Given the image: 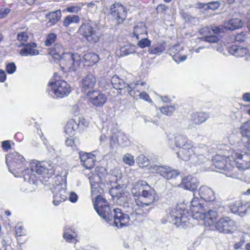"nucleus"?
Masks as SVG:
<instances>
[{
    "label": "nucleus",
    "mask_w": 250,
    "mask_h": 250,
    "mask_svg": "<svg viewBox=\"0 0 250 250\" xmlns=\"http://www.w3.org/2000/svg\"><path fill=\"white\" fill-rule=\"evenodd\" d=\"M231 157L234 160L232 162H230L229 157L216 155L212 159L213 165L218 170H223V173L229 177L233 176L230 172L234 168L233 166L234 164H236L237 167L240 170H244L249 168V162L243 160L244 158L243 155L238 152H234Z\"/></svg>",
    "instance_id": "f257e3e1"
},
{
    "label": "nucleus",
    "mask_w": 250,
    "mask_h": 250,
    "mask_svg": "<svg viewBox=\"0 0 250 250\" xmlns=\"http://www.w3.org/2000/svg\"><path fill=\"white\" fill-rule=\"evenodd\" d=\"M50 54L55 59H60L62 68L69 71H76L81 63V56L78 54H74L65 51L61 44H55L51 49Z\"/></svg>",
    "instance_id": "f03ea898"
},
{
    "label": "nucleus",
    "mask_w": 250,
    "mask_h": 250,
    "mask_svg": "<svg viewBox=\"0 0 250 250\" xmlns=\"http://www.w3.org/2000/svg\"><path fill=\"white\" fill-rule=\"evenodd\" d=\"M47 90L51 95L53 94L57 97L62 98L68 95L71 91V87L66 82L59 80L55 82H49Z\"/></svg>",
    "instance_id": "7ed1b4c3"
},
{
    "label": "nucleus",
    "mask_w": 250,
    "mask_h": 250,
    "mask_svg": "<svg viewBox=\"0 0 250 250\" xmlns=\"http://www.w3.org/2000/svg\"><path fill=\"white\" fill-rule=\"evenodd\" d=\"M155 191L149 186H146L143 193L140 195L139 199L135 200L138 206H147L152 204L155 200Z\"/></svg>",
    "instance_id": "20e7f679"
},
{
    "label": "nucleus",
    "mask_w": 250,
    "mask_h": 250,
    "mask_svg": "<svg viewBox=\"0 0 250 250\" xmlns=\"http://www.w3.org/2000/svg\"><path fill=\"white\" fill-rule=\"evenodd\" d=\"M94 208L97 213L103 219H109L110 208L107 201L102 196H98L94 201Z\"/></svg>",
    "instance_id": "39448f33"
},
{
    "label": "nucleus",
    "mask_w": 250,
    "mask_h": 250,
    "mask_svg": "<svg viewBox=\"0 0 250 250\" xmlns=\"http://www.w3.org/2000/svg\"><path fill=\"white\" fill-rule=\"evenodd\" d=\"M86 96L90 103L96 107L103 106L107 101L105 94L99 90H90Z\"/></svg>",
    "instance_id": "423d86ee"
},
{
    "label": "nucleus",
    "mask_w": 250,
    "mask_h": 250,
    "mask_svg": "<svg viewBox=\"0 0 250 250\" xmlns=\"http://www.w3.org/2000/svg\"><path fill=\"white\" fill-rule=\"evenodd\" d=\"M150 169L152 172L159 173L163 177L168 180L174 178L180 174L177 170L167 166L153 165L151 166Z\"/></svg>",
    "instance_id": "0eeeda50"
},
{
    "label": "nucleus",
    "mask_w": 250,
    "mask_h": 250,
    "mask_svg": "<svg viewBox=\"0 0 250 250\" xmlns=\"http://www.w3.org/2000/svg\"><path fill=\"white\" fill-rule=\"evenodd\" d=\"M79 32L90 43H96L99 40V36L90 23L83 24L79 28Z\"/></svg>",
    "instance_id": "6e6552de"
},
{
    "label": "nucleus",
    "mask_w": 250,
    "mask_h": 250,
    "mask_svg": "<svg viewBox=\"0 0 250 250\" xmlns=\"http://www.w3.org/2000/svg\"><path fill=\"white\" fill-rule=\"evenodd\" d=\"M109 192L114 202L120 206H123L124 207L128 206L127 197L125 194L123 187L116 186L112 188Z\"/></svg>",
    "instance_id": "1a4fd4ad"
},
{
    "label": "nucleus",
    "mask_w": 250,
    "mask_h": 250,
    "mask_svg": "<svg viewBox=\"0 0 250 250\" xmlns=\"http://www.w3.org/2000/svg\"><path fill=\"white\" fill-rule=\"evenodd\" d=\"M66 189L65 183L58 184L52 188L54 193L53 202L55 206H58L60 203L64 201L67 198V192Z\"/></svg>",
    "instance_id": "9d476101"
},
{
    "label": "nucleus",
    "mask_w": 250,
    "mask_h": 250,
    "mask_svg": "<svg viewBox=\"0 0 250 250\" xmlns=\"http://www.w3.org/2000/svg\"><path fill=\"white\" fill-rule=\"evenodd\" d=\"M55 165L50 161L42 162L33 163L31 165V169L33 172H36L40 174L49 171V173L53 174L54 173Z\"/></svg>",
    "instance_id": "9b49d317"
},
{
    "label": "nucleus",
    "mask_w": 250,
    "mask_h": 250,
    "mask_svg": "<svg viewBox=\"0 0 250 250\" xmlns=\"http://www.w3.org/2000/svg\"><path fill=\"white\" fill-rule=\"evenodd\" d=\"M25 161L22 155H20L17 152L10 153L6 157V163L8 167L9 171L12 172V169L14 168H18L21 164Z\"/></svg>",
    "instance_id": "f8f14e48"
},
{
    "label": "nucleus",
    "mask_w": 250,
    "mask_h": 250,
    "mask_svg": "<svg viewBox=\"0 0 250 250\" xmlns=\"http://www.w3.org/2000/svg\"><path fill=\"white\" fill-rule=\"evenodd\" d=\"M110 14L118 23L123 22L126 17L125 9L120 3H115L111 5Z\"/></svg>",
    "instance_id": "ddd939ff"
},
{
    "label": "nucleus",
    "mask_w": 250,
    "mask_h": 250,
    "mask_svg": "<svg viewBox=\"0 0 250 250\" xmlns=\"http://www.w3.org/2000/svg\"><path fill=\"white\" fill-rule=\"evenodd\" d=\"M166 217L172 219H183L188 217V210L184 209L179 206L170 208L166 210Z\"/></svg>",
    "instance_id": "4468645a"
},
{
    "label": "nucleus",
    "mask_w": 250,
    "mask_h": 250,
    "mask_svg": "<svg viewBox=\"0 0 250 250\" xmlns=\"http://www.w3.org/2000/svg\"><path fill=\"white\" fill-rule=\"evenodd\" d=\"M81 164L85 168L90 169L93 167L96 161V157L91 153L81 151L79 152Z\"/></svg>",
    "instance_id": "2eb2a0df"
},
{
    "label": "nucleus",
    "mask_w": 250,
    "mask_h": 250,
    "mask_svg": "<svg viewBox=\"0 0 250 250\" xmlns=\"http://www.w3.org/2000/svg\"><path fill=\"white\" fill-rule=\"evenodd\" d=\"M235 226L233 220H219L215 222V227L220 232L228 233L233 230Z\"/></svg>",
    "instance_id": "dca6fc26"
},
{
    "label": "nucleus",
    "mask_w": 250,
    "mask_h": 250,
    "mask_svg": "<svg viewBox=\"0 0 250 250\" xmlns=\"http://www.w3.org/2000/svg\"><path fill=\"white\" fill-rule=\"evenodd\" d=\"M177 154L179 158L186 161L189 160L191 158H194V146L191 142H189L181 148Z\"/></svg>",
    "instance_id": "f3484780"
},
{
    "label": "nucleus",
    "mask_w": 250,
    "mask_h": 250,
    "mask_svg": "<svg viewBox=\"0 0 250 250\" xmlns=\"http://www.w3.org/2000/svg\"><path fill=\"white\" fill-rule=\"evenodd\" d=\"M183 50V47L179 44H176L170 47L168 49L169 54L172 56L175 62H180L186 60L187 58V55H182L180 54Z\"/></svg>",
    "instance_id": "a211bd4d"
},
{
    "label": "nucleus",
    "mask_w": 250,
    "mask_h": 250,
    "mask_svg": "<svg viewBox=\"0 0 250 250\" xmlns=\"http://www.w3.org/2000/svg\"><path fill=\"white\" fill-rule=\"evenodd\" d=\"M111 82L113 87L116 89H122L126 88V90L131 96H133L132 93V88L130 85L126 83L124 81L120 79L118 76H113L111 80Z\"/></svg>",
    "instance_id": "6ab92c4d"
},
{
    "label": "nucleus",
    "mask_w": 250,
    "mask_h": 250,
    "mask_svg": "<svg viewBox=\"0 0 250 250\" xmlns=\"http://www.w3.org/2000/svg\"><path fill=\"white\" fill-rule=\"evenodd\" d=\"M199 195L201 198L207 202L213 201L215 198L213 190L206 186H202L200 188Z\"/></svg>",
    "instance_id": "aec40b11"
},
{
    "label": "nucleus",
    "mask_w": 250,
    "mask_h": 250,
    "mask_svg": "<svg viewBox=\"0 0 250 250\" xmlns=\"http://www.w3.org/2000/svg\"><path fill=\"white\" fill-rule=\"evenodd\" d=\"M209 117V115L206 112H194L190 115V121L192 124L199 125L205 122Z\"/></svg>",
    "instance_id": "412c9836"
},
{
    "label": "nucleus",
    "mask_w": 250,
    "mask_h": 250,
    "mask_svg": "<svg viewBox=\"0 0 250 250\" xmlns=\"http://www.w3.org/2000/svg\"><path fill=\"white\" fill-rule=\"evenodd\" d=\"M205 212L203 204L191 208L189 211H188V214H187L188 216V219H205Z\"/></svg>",
    "instance_id": "4be33fe9"
},
{
    "label": "nucleus",
    "mask_w": 250,
    "mask_h": 250,
    "mask_svg": "<svg viewBox=\"0 0 250 250\" xmlns=\"http://www.w3.org/2000/svg\"><path fill=\"white\" fill-rule=\"evenodd\" d=\"M24 47L20 51V54L22 56H37L39 54V51L36 49L35 43H28L24 45Z\"/></svg>",
    "instance_id": "5701e85b"
},
{
    "label": "nucleus",
    "mask_w": 250,
    "mask_h": 250,
    "mask_svg": "<svg viewBox=\"0 0 250 250\" xmlns=\"http://www.w3.org/2000/svg\"><path fill=\"white\" fill-rule=\"evenodd\" d=\"M96 83V78L92 73H89L82 80V87L83 89L88 90L94 87Z\"/></svg>",
    "instance_id": "b1692460"
},
{
    "label": "nucleus",
    "mask_w": 250,
    "mask_h": 250,
    "mask_svg": "<svg viewBox=\"0 0 250 250\" xmlns=\"http://www.w3.org/2000/svg\"><path fill=\"white\" fill-rule=\"evenodd\" d=\"M166 49V43L162 41L153 43L149 47L148 52L151 55H160L163 53Z\"/></svg>",
    "instance_id": "393cba45"
},
{
    "label": "nucleus",
    "mask_w": 250,
    "mask_h": 250,
    "mask_svg": "<svg viewBox=\"0 0 250 250\" xmlns=\"http://www.w3.org/2000/svg\"><path fill=\"white\" fill-rule=\"evenodd\" d=\"M183 187L188 190H194L198 186L196 178L191 176L185 177L182 181Z\"/></svg>",
    "instance_id": "a878e982"
},
{
    "label": "nucleus",
    "mask_w": 250,
    "mask_h": 250,
    "mask_svg": "<svg viewBox=\"0 0 250 250\" xmlns=\"http://www.w3.org/2000/svg\"><path fill=\"white\" fill-rule=\"evenodd\" d=\"M99 179V176H94L89 177V181L91 184V194L95 196V200L98 196H101L100 194L101 193L102 188L100 187L99 183L95 181Z\"/></svg>",
    "instance_id": "bb28decb"
},
{
    "label": "nucleus",
    "mask_w": 250,
    "mask_h": 250,
    "mask_svg": "<svg viewBox=\"0 0 250 250\" xmlns=\"http://www.w3.org/2000/svg\"><path fill=\"white\" fill-rule=\"evenodd\" d=\"M243 25V22L242 20L235 18L225 22L224 27L227 30H234L241 28Z\"/></svg>",
    "instance_id": "cd10ccee"
},
{
    "label": "nucleus",
    "mask_w": 250,
    "mask_h": 250,
    "mask_svg": "<svg viewBox=\"0 0 250 250\" xmlns=\"http://www.w3.org/2000/svg\"><path fill=\"white\" fill-rule=\"evenodd\" d=\"M80 124H77L75 120L70 119L67 121L64 127V132L69 136H73L75 134L77 129Z\"/></svg>",
    "instance_id": "c85d7f7f"
},
{
    "label": "nucleus",
    "mask_w": 250,
    "mask_h": 250,
    "mask_svg": "<svg viewBox=\"0 0 250 250\" xmlns=\"http://www.w3.org/2000/svg\"><path fill=\"white\" fill-rule=\"evenodd\" d=\"M61 16V12L60 10L46 14L45 17L48 19L47 25L48 26L54 25L60 20Z\"/></svg>",
    "instance_id": "c756f323"
},
{
    "label": "nucleus",
    "mask_w": 250,
    "mask_h": 250,
    "mask_svg": "<svg viewBox=\"0 0 250 250\" xmlns=\"http://www.w3.org/2000/svg\"><path fill=\"white\" fill-rule=\"evenodd\" d=\"M230 54L237 57H243L247 54L248 51L247 48L236 45H231L229 49Z\"/></svg>",
    "instance_id": "7c9ffc66"
},
{
    "label": "nucleus",
    "mask_w": 250,
    "mask_h": 250,
    "mask_svg": "<svg viewBox=\"0 0 250 250\" xmlns=\"http://www.w3.org/2000/svg\"><path fill=\"white\" fill-rule=\"evenodd\" d=\"M146 182L144 181H139L133 185V187L131 189L132 194L136 195H140L146 186H148Z\"/></svg>",
    "instance_id": "2f4dec72"
},
{
    "label": "nucleus",
    "mask_w": 250,
    "mask_h": 250,
    "mask_svg": "<svg viewBox=\"0 0 250 250\" xmlns=\"http://www.w3.org/2000/svg\"><path fill=\"white\" fill-rule=\"evenodd\" d=\"M241 133L243 136L248 138V141L246 147L248 150L250 152V121L243 123L240 127Z\"/></svg>",
    "instance_id": "473e14b6"
},
{
    "label": "nucleus",
    "mask_w": 250,
    "mask_h": 250,
    "mask_svg": "<svg viewBox=\"0 0 250 250\" xmlns=\"http://www.w3.org/2000/svg\"><path fill=\"white\" fill-rule=\"evenodd\" d=\"M133 34L137 40L144 37V35L146 36L147 31L145 24L141 22L136 25L134 28Z\"/></svg>",
    "instance_id": "72a5a7b5"
},
{
    "label": "nucleus",
    "mask_w": 250,
    "mask_h": 250,
    "mask_svg": "<svg viewBox=\"0 0 250 250\" xmlns=\"http://www.w3.org/2000/svg\"><path fill=\"white\" fill-rule=\"evenodd\" d=\"M245 207L240 201L234 202L231 206V210L234 214H238L243 217L245 213Z\"/></svg>",
    "instance_id": "f704fd0d"
},
{
    "label": "nucleus",
    "mask_w": 250,
    "mask_h": 250,
    "mask_svg": "<svg viewBox=\"0 0 250 250\" xmlns=\"http://www.w3.org/2000/svg\"><path fill=\"white\" fill-rule=\"evenodd\" d=\"M63 236L64 239L68 242L76 243L77 242V240L76 238L77 234L72 229L65 228Z\"/></svg>",
    "instance_id": "c9c22d12"
},
{
    "label": "nucleus",
    "mask_w": 250,
    "mask_h": 250,
    "mask_svg": "<svg viewBox=\"0 0 250 250\" xmlns=\"http://www.w3.org/2000/svg\"><path fill=\"white\" fill-rule=\"evenodd\" d=\"M106 222L109 225L118 229L127 227L130 225L127 220H106Z\"/></svg>",
    "instance_id": "e433bc0d"
},
{
    "label": "nucleus",
    "mask_w": 250,
    "mask_h": 250,
    "mask_svg": "<svg viewBox=\"0 0 250 250\" xmlns=\"http://www.w3.org/2000/svg\"><path fill=\"white\" fill-rule=\"evenodd\" d=\"M189 141L186 136L181 134H176L175 136V144L178 147L182 148L188 145Z\"/></svg>",
    "instance_id": "4c0bfd02"
},
{
    "label": "nucleus",
    "mask_w": 250,
    "mask_h": 250,
    "mask_svg": "<svg viewBox=\"0 0 250 250\" xmlns=\"http://www.w3.org/2000/svg\"><path fill=\"white\" fill-rule=\"evenodd\" d=\"M223 32L224 28L223 27L220 26H213L211 29L208 27H206L202 29L201 30V33L202 34L208 33L209 34H211L212 32L215 34H218Z\"/></svg>",
    "instance_id": "58836bf2"
},
{
    "label": "nucleus",
    "mask_w": 250,
    "mask_h": 250,
    "mask_svg": "<svg viewBox=\"0 0 250 250\" xmlns=\"http://www.w3.org/2000/svg\"><path fill=\"white\" fill-rule=\"evenodd\" d=\"M135 48L134 45H125L121 47L120 49V56H125L135 53Z\"/></svg>",
    "instance_id": "ea45409f"
},
{
    "label": "nucleus",
    "mask_w": 250,
    "mask_h": 250,
    "mask_svg": "<svg viewBox=\"0 0 250 250\" xmlns=\"http://www.w3.org/2000/svg\"><path fill=\"white\" fill-rule=\"evenodd\" d=\"M111 214L114 219H129L128 215L118 208H114Z\"/></svg>",
    "instance_id": "a19ab883"
},
{
    "label": "nucleus",
    "mask_w": 250,
    "mask_h": 250,
    "mask_svg": "<svg viewBox=\"0 0 250 250\" xmlns=\"http://www.w3.org/2000/svg\"><path fill=\"white\" fill-rule=\"evenodd\" d=\"M80 21V18L77 15H68L66 17L63 21V25L65 27H68L72 23H78Z\"/></svg>",
    "instance_id": "79ce46f5"
},
{
    "label": "nucleus",
    "mask_w": 250,
    "mask_h": 250,
    "mask_svg": "<svg viewBox=\"0 0 250 250\" xmlns=\"http://www.w3.org/2000/svg\"><path fill=\"white\" fill-rule=\"evenodd\" d=\"M207 150V148L205 146H194V156L195 155L198 159H202L204 156V155L206 153Z\"/></svg>",
    "instance_id": "37998d69"
},
{
    "label": "nucleus",
    "mask_w": 250,
    "mask_h": 250,
    "mask_svg": "<svg viewBox=\"0 0 250 250\" xmlns=\"http://www.w3.org/2000/svg\"><path fill=\"white\" fill-rule=\"evenodd\" d=\"M84 59L86 61L89 62L91 65H93L99 61V57L96 54L89 53L84 55Z\"/></svg>",
    "instance_id": "c03bdc74"
},
{
    "label": "nucleus",
    "mask_w": 250,
    "mask_h": 250,
    "mask_svg": "<svg viewBox=\"0 0 250 250\" xmlns=\"http://www.w3.org/2000/svg\"><path fill=\"white\" fill-rule=\"evenodd\" d=\"M83 5V3H81L78 4H74L72 6H68L66 10L69 13H78L82 9V7Z\"/></svg>",
    "instance_id": "a18cd8bd"
},
{
    "label": "nucleus",
    "mask_w": 250,
    "mask_h": 250,
    "mask_svg": "<svg viewBox=\"0 0 250 250\" xmlns=\"http://www.w3.org/2000/svg\"><path fill=\"white\" fill-rule=\"evenodd\" d=\"M28 36L27 33L25 32H21L19 33L17 35V40L21 42V43L18 45L19 47H21V45H24V43L27 41Z\"/></svg>",
    "instance_id": "49530a36"
},
{
    "label": "nucleus",
    "mask_w": 250,
    "mask_h": 250,
    "mask_svg": "<svg viewBox=\"0 0 250 250\" xmlns=\"http://www.w3.org/2000/svg\"><path fill=\"white\" fill-rule=\"evenodd\" d=\"M171 223L176 228H185L188 226V222L187 220L182 221V220H171Z\"/></svg>",
    "instance_id": "de8ad7c7"
},
{
    "label": "nucleus",
    "mask_w": 250,
    "mask_h": 250,
    "mask_svg": "<svg viewBox=\"0 0 250 250\" xmlns=\"http://www.w3.org/2000/svg\"><path fill=\"white\" fill-rule=\"evenodd\" d=\"M175 110V107L174 105H169L164 106L160 108L161 112L167 116H170L172 114Z\"/></svg>",
    "instance_id": "09e8293b"
},
{
    "label": "nucleus",
    "mask_w": 250,
    "mask_h": 250,
    "mask_svg": "<svg viewBox=\"0 0 250 250\" xmlns=\"http://www.w3.org/2000/svg\"><path fill=\"white\" fill-rule=\"evenodd\" d=\"M57 39V35L53 33H49L46 36V40L44 42V44L46 46H50Z\"/></svg>",
    "instance_id": "8fccbe9b"
},
{
    "label": "nucleus",
    "mask_w": 250,
    "mask_h": 250,
    "mask_svg": "<svg viewBox=\"0 0 250 250\" xmlns=\"http://www.w3.org/2000/svg\"><path fill=\"white\" fill-rule=\"evenodd\" d=\"M141 40L137 43V45L142 48H144L146 47H150L151 44V41L149 40L147 38L142 37L140 38Z\"/></svg>",
    "instance_id": "3c124183"
},
{
    "label": "nucleus",
    "mask_w": 250,
    "mask_h": 250,
    "mask_svg": "<svg viewBox=\"0 0 250 250\" xmlns=\"http://www.w3.org/2000/svg\"><path fill=\"white\" fill-rule=\"evenodd\" d=\"M123 160L125 163L129 166H133L135 163L134 157L129 153L124 155Z\"/></svg>",
    "instance_id": "603ef678"
},
{
    "label": "nucleus",
    "mask_w": 250,
    "mask_h": 250,
    "mask_svg": "<svg viewBox=\"0 0 250 250\" xmlns=\"http://www.w3.org/2000/svg\"><path fill=\"white\" fill-rule=\"evenodd\" d=\"M208 33H206L204 34H202L203 35H205V37L203 38V40L206 42L209 43H215L217 42L218 41V39L215 35H208Z\"/></svg>",
    "instance_id": "864d4df0"
},
{
    "label": "nucleus",
    "mask_w": 250,
    "mask_h": 250,
    "mask_svg": "<svg viewBox=\"0 0 250 250\" xmlns=\"http://www.w3.org/2000/svg\"><path fill=\"white\" fill-rule=\"evenodd\" d=\"M217 217V213L216 210L210 209L209 210L207 213L205 212L204 218L205 219H215Z\"/></svg>",
    "instance_id": "5fc2aeb1"
},
{
    "label": "nucleus",
    "mask_w": 250,
    "mask_h": 250,
    "mask_svg": "<svg viewBox=\"0 0 250 250\" xmlns=\"http://www.w3.org/2000/svg\"><path fill=\"white\" fill-rule=\"evenodd\" d=\"M220 5V3L219 1H213L208 2L207 5L206 9L208 8L212 10L217 9Z\"/></svg>",
    "instance_id": "6e6d98bb"
},
{
    "label": "nucleus",
    "mask_w": 250,
    "mask_h": 250,
    "mask_svg": "<svg viewBox=\"0 0 250 250\" xmlns=\"http://www.w3.org/2000/svg\"><path fill=\"white\" fill-rule=\"evenodd\" d=\"M180 15L186 21H191L192 20L195 19L194 17H192L188 13L186 12L184 10H182L181 11Z\"/></svg>",
    "instance_id": "4d7b16f0"
},
{
    "label": "nucleus",
    "mask_w": 250,
    "mask_h": 250,
    "mask_svg": "<svg viewBox=\"0 0 250 250\" xmlns=\"http://www.w3.org/2000/svg\"><path fill=\"white\" fill-rule=\"evenodd\" d=\"M246 39V34L244 32H242L241 33L238 34L235 37V41L238 42H244Z\"/></svg>",
    "instance_id": "13d9d810"
},
{
    "label": "nucleus",
    "mask_w": 250,
    "mask_h": 250,
    "mask_svg": "<svg viewBox=\"0 0 250 250\" xmlns=\"http://www.w3.org/2000/svg\"><path fill=\"white\" fill-rule=\"evenodd\" d=\"M16 69V66L14 62H10L7 64L6 70L7 73L9 74L13 73Z\"/></svg>",
    "instance_id": "bf43d9fd"
},
{
    "label": "nucleus",
    "mask_w": 250,
    "mask_h": 250,
    "mask_svg": "<svg viewBox=\"0 0 250 250\" xmlns=\"http://www.w3.org/2000/svg\"><path fill=\"white\" fill-rule=\"evenodd\" d=\"M201 205H203V204L200 202L199 198L197 197H194L190 202L189 207L190 208H193Z\"/></svg>",
    "instance_id": "052dcab7"
},
{
    "label": "nucleus",
    "mask_w": 250,
    "mask_h": 250,
    "mask_svg": "<svg viewBox=\"0 0 250 250\" xmlns=\"http://www.w3.org/2000/svg\"><path fill=\"white\" fill-rule=\"evenodd\" d=\"M77 122V124H80V125L79 126V127L80 128H83V127L87 126L88 125V122L83 118H79Z\"/></svg>",
    "instance_id": "680f3d73"
},
{
    "label": "nucleus",
    "mask_w": 250,
    "mask_h": 250,
    "mask_svg": "<svg viewBox=\"0 0 250 250\" xmlns=\"http://www.w3.org/2000/svg\"><path fill=\"white\" fill-rule=\"evenodd\" d=\"M137 161L138 163L146 165L147 164L148 160L144 155H141L138 157Z\"/></svg>",
    "instance_id": "e2e57ef3"
},
{
    "label": "nucleus",
    "mask_w": 250,
    "mask_h": 250,
    "mask_svg": "<svg viewBox=\"0 0 250 250\" xmlns=\"http://www.w3.org/2000/svg\"><path fill=\"white\" fill-rule=\"evenodd\" d=\"M140 97L141 99L144 100L148 102L151 103L152 101L150 99L148 94L146 92H142L139 94Z\"/></svg>",
    "instance_id": "0e129e2a"
},
{
    "label": "nucleus",
    "mask_w": 250,
    "mask_h": 250,
    "mask_svg": "<svg viewBox=\"0 0 250 250\" xmlns=\"http://www.w3.org/2000/svg\"><path fill=\"white\" fill-rule=\"evenodd\" d=\"M16 232L17 235L19 236H22L25 234V231L24 228L21 226L16 227Z\"/></svg>",
    "instance_id": "69168bd1"
},
{
    "label": "nucleus",
    "mask_w": 250,
    "mask_h": 250,
    "mask_svg": "<svg viewBox=\"0 0 250 250\" xmlns=\"http://www.w3.org/2000/svg\"><path fill=\"white\" fill-rule=\"evenodd\" d=\"M11 10L9 8H5L0 9V17L1 19L6 17L10 12Z\"/></svg>",
    "instance_id": "338daca9"
},
{
    "label": "nucleus",
    "mask_w": 250,
    "mask_h": 250,
    "mask_svg": "<svg viewBox=\"0 0 250 250\" xmlns=\"http://www.w3.org/2000/svg\"><path fill=\"white\" fill-rule=\"evenodd\" d=\"M65 144L67 146L76 147L74 138H68L65 141Z\"/></svg>",
    "instance_id": "774afa93"
}]
</instances>
